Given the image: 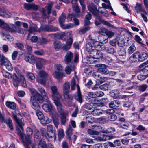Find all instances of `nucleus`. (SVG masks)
<instances>
[{
  "label": "nucleus",
  "mask_w": 148,
  "mask_h": 148,
  "mask_svg": "<svg viewBox=\"0 0 148 148\" xmlns=\"http://www.w3.org/2000/svg\"><path fill=\"white\" fill-rule=\"evenodd\" d=\"M75 68V66L73 64L70 66L66 67L65 69V71L67 74H69L71 71H73Z\"/></svg>",
  "instance_id": "nucleus-36"
},
{
  "label": "nucleus",
  "mask_w": 148,
  "mask_h": 148,
  "mask_svg": "<svg viewBox=\"0 0 148 148\" xmlns=\"http://www.w3.org/2000/svg\"><path fill=\"white\" fill-rule=\"evenodd\" d=\"M86 123L89 124H92L94 121V119L91 116L86 117Z\"/></svg>",
  "instance_id": "nucleus-56"
},
{
  "label": "nucleus",
  "mask_w": 148,
  "mask_h": 148,
  "mask_svg": "<svg viewBox=\"0 0 148 148\" xmlns=\"http://www.w3.org/2000/svg\"><path fill=\"white\" fill-rule=\"evenodd\" d=\"M63 92L64 95L65 99L67 101L71 102L73 97L69 94L70 90V83L68 82H66L63 86Z\"/></svg>",
  "instance_id": "nucleus-7"
},
{
  "label": "nucleus",
  "mask_w": 148,
  "mask_h": 148,
  "mask_svg": "<svg viewBox=\"0 0 148 148\" xmlns=\"http://www.w3.org/2000/svg\"><path fill=\"white\" fill-rule=\"evenodd\" d=\"M73 58V53L71 51L68 52L65 56L64 58L65 62L68 64L71 62Z\"/></svg>",
  "instance_id": "nucleus-24"
},
{
  "label": "nucleus",
  "mask_w": 148,
  "mask_h": 148,
  "mask_svg": "<svg viewBox=\"0 0 148 148\" xmlns=\"http://www.w3.org/2000/svg\"><path fill=\"white\" fill-rule=\"evenodd\" d=\"M51 121V120L46 116H44L40 120V123L43 125L49 124Z\"/></svg>",
  "instance_id": "nucleus-30"
},
{
  "label": "nucleus",
  "mask_w": 148,
  "mask_h": 148,
  "mask_svg": "<svg viewBox=\"0 0 148 148\" xmlns=\"http://www.w3.org/2000/svg\"><path fill=\"white\" fill-rule=\"evenodd\" d=\"M51 91V96L54 103L56 105L57 108L59 110H61V104L59 102V100L62 98L61 95L59 93L57 87L53 85L50 87Z\"/></svg>",
  "instance_id": "nucleus-4"
},
{
  "label": "nucleus",
  "mask_w": 148,
  "mask_h": 148,
  "mask_svg": "<svg viewBox=\"0 0 148 148\" xmlns=\"http://www.w3.org/2000/svg\"><path fill=\"white\" fill-rule=\"evenodd\" d=\"M54 47L56 49H59L62 48V44H61L59 41L56 40L53 43Z\"/></svg>",
  "instance_id": "nucleus-44"
},
{
  "label": "nucleus",
  "mask_w": 148,
  "mask_h": 148,
  "mask_svg": "<svg viewBox=\"0 0 148 148\" xmlns=\"http://www.w3.org/2000/svg\"><path fill=\"white\" fill-rule=\"evenodd\" d=\"M24 8L26 9H38L39 8L37 5L34 3L28 4L25 3L24 4Z\"/></svg>",
  "instance_id": "nucleus-25"
},
{
  "label": "nucleus",
  "mask_w": 148,
  "mask_h": 148,
  "mask_svg": "<svg viewBox=\"0 0 148 148\" xmlns=\"http://www.w3.org/2000/svg\"><path fill=\"white\" fill-rule=\"evenodd\" d=\"M0 61L2 66L4 67L8 70L11 71L13 68L10 62L6 59L3 55L0 54Z\"/></svg>",
  "instance_id": "nucleus-8"
},
{
  "label": "nucleus",
  "mask_w": 148,
  "mask_h": 148,
  "mask_svg": "<svg viewBox=\"0 0 148 148\" xmlns=\"http://www.w3.org/2000/svg\"><path fill=\"white\" fill-rule=\"evenodd\" d=\"M49 41V40L47 38L42 37L39 38L38 40V44L40 45H44L47 44Z\"/></svg>",
  "instance_id": "nucleus-41"
},
{
  "label": "nucleus",
  "mask_w": 148,
  "mask_h": 148,
  "mask_svg": "<svg viewBox=\"0 0 148 148\" xmlns=\"http://www.w3.org/2000/svg\"><path fill=\"white\" fill-rule=\"evenodd\" d=\"M99 10H90V11L92 14L96 16V18L95 22V24L96 25H100L101 23L102 24V21H103V20L100 16L99 14Z\"/></svg>",
  "instance_id": "nucleus-12"
},
{
  "label": "nucleus",
  "mask_w": 148,
  "mask_h": 148,
  "mask_svg": "<svg viewBox=\"0 0 148 148\" xmlns=\"http://www.w3.org/2000/svg\"><path fill=\"white\" fill-rule=\"evenodd\" d=\"M37 31V27L36 25L30 27L28 30L29 33L28 34L27 39V40L29 39L30 34L33 33V34H35V33Z\"/></svg>",
  "instance_id": "nucleus-29"
},
{
  "label": "nucleus",
  "mask_w": 148,
  "mask_h": 148,
  "mask_svg": "<svg viewBox=\"0 0 148 148\" xmlns=\"http://www.w3.org/2000/svg\"><path fill=\"white\" fill-rule=\"evenodd\" d=\"M138 57V61L142 62L147 58L148 56L147 54L145 53H143L140 54L139 53V56Z\"/></svg>",
  "instance_id": "nucleus-39"
},
{
  "label": "nucleus",
  "mask_w": 148,
  "mask_h": 148,
  "mask_svg": "<svg viewBox=\"0 0 148 148\" xmlns=\"http://www.w3.org/2000/svg\"><path fill=\"white\" fill-rule=\"evenodd\" d=\"M27 78L31 80H33L35 79L34 74L32 73L27 72Z\"/></svg>",
  "instance_id": "nucleus-57"
},
{
  "label": "nucleus",
  "mask_w": 148,
  "mask_h": 148,
  "mask_svg": "<svg viewBox=\"0 0 148 148\" xmlns=\"http://www.w3.org/2000/svg\"><path fill=\"white\" fill-rule=\"evenodd\" d=\"M139 67L140 68H143L142 69L143 71H147L148 70L146 68H148V61L147 60L146 62L140 65Z\"/></svg>",
  "instance_id": "nucleus-43"
},
{
  "label": "nucleus",
  "mask_w": 148,
  "mask_h": 148,
  "mask_svg": "<svg viewBox=\"0 0 148 148\" xmlns=\"http://www.w3.org/2000/svg\"><path fill=\"white\" fill-rule=\"evenodd\" d=\"M58 136L59 140L60 141L64 136V133L63 130L60 129L58 130Z\"/></svg>",
  "instance_id": "nucleus-50"
},
{
  "label": "nucleus",
  "mask_w": 148,
  "mask_h": 148,
  "mask_svg": "<svg viewBox=\"0 0 148 148\" xmlns=\"http://www.w3.org/2000/svg\"><path fill=\"white\" fill-rule=\"evenodd\" d=\"M6 106L11 109H14L15 108L16 105L14 102L7 101L5 103Z\"/></svg>",
  "instance_id": "nucleus-42"
},
{
  "label": "nucleus",
  "mask_w": 148,
  "mask_h": 148,
  "mask_svg": "<svg viewBox=\"0 0 148 148\" xmlns=\"http://www.w3.org/2000/svg\"><path fill=\"white\" fill-rule=\"evenodd\" d=\"M18 134L20 137V139L22 141L25 148H30V145L32 143V138L33 131L32 129L27 127L26 129L27 134L22 133L20 131L18 130Z\"/></svg>",
  "instance_id": "nucleus-2"
},
{
  "label": "nucleus",
  "mask_w": 148,
  "mask_h": 148,
  "mask_svg": "<svg viewBox=\"0 0 148 148\" xmlns=\"http://www.w3.org/2000/svg\"><path fill=\"white\" fill-rule=\"evenodd\" d=\"M66 19L65 15L64 13H62L59 18V21L60 24L64 23Z\"/></svg>",
  "instance_id": "nucleus-52"
},
{
  "label": "nucleus",
  "mask_w": 148,
  "mask_h": 148,
  "mask_svg": "<svg viewBox=\"0 0 148 148\" xmlns=\"http://www.w3.org/2000/svg\"><path fill=\"white\" fill-rule=\"evenodd\" d=\"M52 35L53 36H54L57 38H60L63 40H66L67 38V34L64 32L55 33Z\"/></svg>",
  "instance_id": "nucleus-20"
},
{
  "label": "nucleus",
  "mask_w": 148,
  "mask_h": 148,
  "mask_svg": "<svg viewBox=\"0 0 148 148\" xmlns=\"http://www.w3.org/2000/svg\"><path fill=\"white\" fill-rule=\"evenodd\" d=\"M35 144L33 143L31 145L32 148H35L36 144H38V148H45L47 145L45 142L42 140H39L38 142H35Z\"/></svg>",
  "instance_id": "nucleus-19"
},
{
  "label": "nucleus",
  "mask_w": 148,
  "mask_h": 148,
  "mask_svg": "<svg viewBox=\"0 0 148 148\" xmlns=\"http://www.w3.org/2000/svg\"><path fill=\"white\" fill-rule=\"evenodd\" d=\"M120 104V102L119 100H114L109 103V106L112 108L116 109Z\"/></svg>",
  "instance_id": "nucleus-21"
},
{
  "label": "nucleus",
  "mask_w": 148,
  "mask_h": 148,
  "mask_svg": "<svg viewBox=\"0 0 148 148\" xmlns=\"http://www.w3.org/2000/svg\"><path fill=\"white\" fill-rule=\"evenodd\" d=\"M29 90L33 94L30 99L31 107L36 111L38 110L40 106L37 101H38L40 103H42L43 102V98L39 93L34 89L30 88Z\"/></svg>",
  "instance_id": "nucleus-3"
},
{
  "label": "nucleus",
  "mask_w": 148,
  "mask_h": 148,
  "mask_svg": "<svg viewBox=\"0 0 148 148\" xmlns=\"http://www.w3.org/2000/svg\"><path fill=\"white\" fill-rule=\"evenodd\" d=\"M12 114L13 118L16 122L22 131L24 130L23 126H24V123L22 119H19L17 117L16 112V111H14L12 112Z\"/></svg>",
  "instance_id": "nucleus-11"
},
{
  "label": "nucleus",
  "mask_w": 148,
  "mask_h": 148,
  "mask_svg": "<svg viewBox=\"0 0 148 148\" xmlns=\"http://www.w3.org/2000/svg\"><path fill=\"white\" fill-rule=\"evenodd\" d=\"M119 91L117 89L112 90L110 92V95L115 99L119 97Z\"/></svg>",
  "instance_id": "nucleus-31"
},
{
  "label": "nucleus",
  "mask_w": 148,
  "mask_h": 148,
  "mask_svg": "<svg viewBox=\"0 0 148 148\" xmlns=\"http://www.w3.org/2000/svg\"><path fill=\"white\" fill-rule=\"evenodd\" d=\"M34 53L38 56H42L44 55V51L43 49L35 50L34 51Z\"/></svg>",
  "instance_id": "nucleus-54"
},
{
  "label": "nucleus",
  "mask_w": 148,
  "mask_h": 148,
  "mask_svg": "<svg viewBox=\"0 0 148 148\" xmlns=\"http://www.w3.org/2000/svg\"><path fill=\"white\" fill-rule=\"evenodd\" d=\"M115 131L114 128L110 127L108 128L107 130H103L102 132L104 133L113 132Z\"/></svg>",
  "instance_id": "nucleus-59"
},
{
  "label": "nucleus",
  "mask_w": 148,
  "mask_h": 148,
  "mask_svg": "<svg viewBox=\"0 0 148 148\" xmlns=\"http://www.w3.org/2000/svg\"><path fill=\"white\" fill-rule=\"evenodd\" d=\"M91 114L94 116H98L102 114L101 110L99 108H94Z\"/></svg>",
  "instance_id": "nucleus-40"
},
{
  "label": "nucleus",
  "mask_w": 148,
  "mask_h": 148,
  "mask_svg": "<svg viewBox=\"0 0 148 148\" xmlns=\"http://www.w3.org/2000/svg\"><path fill=\"white\" fill-rule=\"evenodd\" d=\"M44 101L48 103V104H43L42 106L43 109L46 112H49L53 108V106L51 102L49 100V102H48L46 101Z\"/></svg>",
  "instance_id": "nucleus-22"
},
{
  "label": "nucleus",
  "mask_w": 148,
  "mask_h": 148,
  "mask_svg": "<svg viewBox=\"0 0 148 148\" xmlns=\"http://www.w3.org/2000/svg\"><path fill=\"white\" fill-rule=\"evenodd\" d=\"M136 48L134 44H132L129 48L128 51L130 54L133 53L136 50Z\"/></svg>",
  "instance_id": "nucleus-53"
},
{
  "label": "nucleus",
  "mask_w": 148,
  "mask_h": 148,
  "mask_svg": "<svg viewBox=\"0 0 148 148\" xmlns=\"http://www.w3.org/2000/svg\"><path fill=\"white\" fill-rule=\"evenodd\" d=\"M20 78L21 81L22 82V86L23 87H26L27 85L24 76L20 75Z\"/></svg>",
  "instance_id": "nucleus-62"
},
{
  "label": "nucleus",
  "mask_w": 148,
  "mask_h": 148,
  "mask_svg": "<svg viewBox=\"0 0 148 148\" xmlns=\"http://www.w3.org/2000/svg\"><path fill=\"white\" fill-rule=\"evenodd\" d=\"M99 88L103 90H107L110 88V86L109 84H104L99 86Z\"/></svg>",
  "instance_id": "nucleus-45"
},
{
  "label": "nucleus",
  "mask_w": 148,
  "mask_h": 148,
  "mask_svg": "<svg viewBox=\"0 0 148 148\" xmlns=\"http://www.w3.org/2000/svg\"><path fill=\"white\" fill-rule=\"evenodd\" d=\"M1 27L6 30L11 32L12 31V29L3 20L1 19H0V27Z\"/></svg>",
  "instance_id": "nucleus-23"
},
{
  "label": "nucleus",
  "mask_w": 148,
  "mask_h": 148,
  "mask_svg": "<svg viewBox=\"0 0 148 148\" xmlns=\"http://www.w3.org/2000/svg\"><path fill=\"white\" fill-rule=\"evenodd\" d=\"M95 58H94L93 56H88L86 58V63L89 64L93 63L95 61V60H94ZM96 59L97 58H96Z\"/></svg>",
  "instance_id": "nucleus-46"
},
{
  "label": "nucleus",
  "mask_w": 148,
  "mask_h": 148,
  "mask_svg": "<svg viewBox=\"0 0 148 148\" xmlns=\"http://www.w3.org/2000/svg\"><path fill=\"white\" fill-rule=\"evenodd\" d=\"M86 49L90 54H92L94 58L99 59L103 56L100 50H104L105 47L103 43L98 41L88 42L86 45Z\"/></svg>",
  "instance_id": "nucleus-1"
},
{
  "label": "nucleus",
  "mask_w": 148,
  "mask_h": 148,
  "mask_svg": "<svg viewBox=\"0 0 148 148\" xmlns=\"http://www.w3.org/2000/svg\"><path fill=\"white\" fill-rule=\"evenodd\" d=\"M71 46L67 44H62V48L66 51H67L69 50L71 48Z\"/></svg>",
  "instance_id": "nucleus-63"
},
{
  "label": "nucleus",
  "mask_w": 148,
  "mask_h": 148,
  "mask_svg": "<svg viewBox=\"0 0 148 148\" xmlns=\"http://www.w3.org/2000/svg\"><path fill=\"white\" fill-rule=\"evenodd\" d=\"M53 75L59 82L61 83L62 82V78L65 76V74L63 72L56 71L53 73Z\"/></svg>",
  "instance_id": "nucleus-14"
},
{
  "label": "nucleus",
  "mask_w": 148,
  "mask_h": 148,
  "mask_svg": "<svg viewBox=\"0 0 148 148\" xmlns=\"http://www.w3.org/2000/svg\"><path fill=\"white\" fill-rule=\"evenodd\" d=\"M118 53L120 58L121 60L125 59L126 58V51L124 49H122L120 50L119 51Z\"/></svg>",
  "instance_id": "nucleus-38"
},
{
  "label": "nucleus",
  "mask_w": 148,
  "mask_h": 148,
  "mask_svg": "<svg viewBox=\"0 0 148 148\" xmlns=\"http://www.w3.org/2000/svg\"><path fill=\"white\" fill-rule=\"evenodd\" d=\"M75 12V14H69L67 17V19L70 21L71 20L74 16H80L83 15V13L84 12V10H74Z\"/></svg>",
  "instance_id": "nucleus-17"
},
{
  "label": "nucleus",
  "mask_w": 148,
  "mask_h": 148,
  "mask_svg": "<svg viewBox=\"0 0 148 148\" xmlns=\"http://www.w3.org/2000/svg\"><path fill=\"white\" fill-rule=\"evenodd\" d=\"M90 28L89 27H85L81 29L79 31V33L80 34H83L86 33L87 31L89 30Z\"/></svg>",
  "instance_id": "nucleus-64"
},
{
  "label": "nucleus",
  "mask_w": 148,
  "mask_h": 148,
  "mask_svg": "<svg viewBox=\"0 0 148 148\" xmlns=\"http://www.w3.org/2000/svg\"><path fill=\"white\" fill-rule=\"evenodd\" d=\"M38 89L40 93L39 94L43 98V101H46L47 102H49L47 94L44 88L42 86H39L38 87Z\"/></svg>",
  "instance_id": "nucleus-15"
},
{
  "label": "nucleus",
  "mask_w": 148,
  "mask_h": 148,
  "mask_svg": "<svg viewBox=\"0 0 148 148\" xmlns=\"http://www.w3.org/2000/svg\"><path fill=\"white\" fill-rule=\"evenodd\" d=\"M54 125L56 128H58V125L59 123V120L58 117L53 115L52 117Z\"/></svg>",
  "instance_id": "nucleus-47"
},
{
  "label": "nucleus",
  "mask_w": 148,
  "mask_h": 148,
  "mask_svg": "<svg viewBox=\"0 0 148 148\" xmlns=\"http://www.w3.org/2000/svg\"><path fill=\"white\" fill-rule=\"evenodd\" d=\"M48 77L49 74L47 72L44 70H41L38 73L36 81L38 83L44 85L48 79Z\"/></svg>",
  "instance_id": "nucleus-6"
},
{
  "label": "nucleus",
  "mask_w": 148,
  "mask_h": 148,
  "mask_svg": "<svg viewBox=\"0 0 148 148\" xmlns=\"http://www.w3.org/2000/svg\"><path fill=\"white\" fill-rule=\"evenodd\" d=\"M102 0L106 3H104L102 4V6L104 8L109 9H113L110 5V3L108 0Z\"/></svg>",
  "instance_id": "nucleus-37"
},
{
  "label": "nucleus",
  "mask_w": 148,
  "mask_h": 148,
  "mask_svg": "<svg viewBox=\"0 0 148 148\" xmlns=\"http://www.w3.org/2000/svg\"><path fill=\"white\" fill-rule=\"evenodd\" d=\"M61 28L63 29H66L71 28L75 27V25L73 24L70 23L66 24H64V23L60 24Z\"/></svg>",
  "instance_id": "nucleus-33"
},
{
  "label": "nucleus",
  "mask_w": 148,
  "mask_h": 148,
  "mask_svg": "<svg viewBox=\"0 0 148 148\" xmlns=\"http://www.w3.org/2000/svg\"><path fill=\"white\" fill-rule=\"evenodd\" d=\"M59 30V29L51 25H44L41 27L39 30V32L41 31L47 32H56Z\"/></svg>",
  "instance_id": "nucleus-9"
},
{
  "label": "nucleus",
  "mask_w": 148,
  "mask_h": 148,
  "mask_svg": "<svg viewBox=\"0 0 148 148\" xmlns=\"http://www.w3.org/2000/svg\"><path fill=\"white\" fill-rule=\"evenodd\" d=\"M77 92L75 94V99L79 102L81 103L82 102V98L80 91V87L77 85Z\"/></svg>",
  "instance_id": "nucleus-27"
},
{
  "label": "nucleus",
  "mask_w": 148,
  "mask_h": 148,
  "mask_svg": "<svg viewBox=\"0 0 148 148\" xmlns=\"http://www.w3.org/2000/svg\"><path fill=\"white\" fill-rule=\"evenodd\" d=\"M13 79V84L15 87H17L20 82V80L15 74H14L12 75Z\"/></svg>",
  "instance_id": "nucleus-32"
},
{
  "label": "nucleus",
  "mask_w": 148,
  "mask_h": 148,
  "mask_svg": "<svg viewBox=\"0 0 148 148\" xmlns=\"http://www.w3.org/2000/svg\"><path fill=\"white\" fill-rule=\"evenodd\" d=\"M139 56V52H136L131 55L129 59V61L132 63L135 62L138 59V56Z\"/></svg>",
  "instance_id": "nucleus-28"
},
{
  "label": "nucleus",
  "mask_w": 148,
  "mask_h": 148,
  "mask_svg": "<svg viewBox=\"0 0 148 148\" xmlns=\"http://www.w3.org/2000/svg\"><path fill=\"white\" fill-rule=\"evenodd\" d=\"M36 113L37 116L39 119L40 120L44 116L42 113L39 110H37L36 111Z\"/></svg>",
  "instance_id": "nucleus-60"
},
{
  "label": "nucleus",
  "mask_w": 148,
  "mask_h": 148,
  "mask_svg": "<svg viewBox=\"0 0 148 148\" xmlns=\"http://www.w3.org/2000/svg\"><path fill=\"white\" fill-rule=\"evenodd\" d=\"M87 132L88 134L90 135H96L99 134L98 132L90 129H88Z\"/></svg>",
  "instance_id": "nucleus-55"
},
{
  "label": "nucleus",
  "mask_w": 148,
  "mask_h": 148,
  "mask_svg": "<svg viewBox=\"0 0 148 148\" xmlns=\"http://www.w3.org/2000/svg\"><path fill=\"white\" fill-rule=\"evenodd\" d=\"M98 67L97 71L102 74H107L108 73V71L107 69V66L102 64H98L95 65Z\"/></svg>",
  "instance_id": "nucleus-10"
},
{
  "label": "nucleus",
  "mask_w": 148,
  "mask_h": 148,
  "mask_svg": "<svg viewBox=\"0 0 148 148\" xmlns=\"http://www.w3.org/2000/svg\"><path fill=\"white\" fill-rule=\"evenodd\" d=\"M69 37L67 39L66 42V43L71 46L73 41V39L72 37L73 34L72 32H70L69 33Z\"/></svg>",
  "instance_id": "nucleus-49"
},
{
  "label": "nucleus",
  "mask_w": 148,
  "mask_h": 148,
  "mask_svg": "<svg viewBox=\"0 0 148 148\" xmlns=\"http://www.w3.org/2000/svg\"><path fill=\"white\" fill-rule=\"evenodd\" d=\"M3 39L4 40H6V39L4 38V37H5L10 42L13 41L14 39L13 38H12V36H11L10 35H8L7 34H5L3 33Z\"/></svg>",
  "instance_id": "nucleus-58"
},
{
  "label": "nucleus",
  "mask_w": 148,
  "mask_h": 148,
  "mask_svg": "<svg viewBox=\"0 0 148 148\" xmlns=\"http://www.w3.org/2000/svg\"><path fill=\"white\" fill-rule=\"evenodd\" d=\"M40 134L39 131L37 129H35L34 131V142H38L40 138Z\"/></svg>",
  "instance_id": "nucleus-35"
},
{
  "label": "nucleus",
  "mask_w": 148,
  "mask_h": 148,
  "mask_svg": "<svg viewBox=\"0 0 148 148\" xmlns=\"http://www.w3.org/2000/svg\"><path fill=\"white\" fill-rule=\"evenodd\" d=\"M2 72L3 75L4 77L10 79L12 78V76L11 74L6 71L3 69L2 70Z\"/></svg>",
  "instance_id": "nucleus-51"
},
{
  "label": "nucleus",
  "mask_w": 148,
  "mask_h": 148,
  "mask_svg": "<svg viewBox=\"0 0 148 148\" xmlns=\"http://www.w3.org/2000/svg\"><path fill=\"white\" fill-rule=\"evenodd\" d=\"M57 109L58 112L62 115L61 116V123L62 125H64L66 120V115L68 114V112H64L62 108V105H61V110H58L57 108Z\"/></svg>",
  "instance_id": "nucleus-18"
},
{
  "label": "nucleus",
  "mask_w": 148,
  "mask_h": 148,
  "mask_svg": "<svg viewBox=\"0 0 148 148\" xmlns=\"http://www.w3.org/2000/svg\"><path fill=\"white\" fill-rule=\"evenodd\" d=\"M106 79L107 78L106 77L101 78L100 77L99 78V79L97 80V83H98L99 84H102V83L104 82L106 80Z\"/></svg>",
  "instance_id": "nucleus-61"
},
{
  "label": "nucleus",
  "mask_w": 148,
  "mask_h": 148,
  "mask_svg": "<svg viewBox=\"0 0 148 148\" xmlns=\"http://www.w3.org/2000/svg\"><path fill=\"white\" fill-rule=\"evenodd\" d=\"M95 93L92 92H90L88 94V95L86 97V100L88 101L92 102L95 100Z\"/></svg>",
  "instance_id": "nucleus-26"
},
{
  "label": "nucleus",
  "mask_w": 148,
  "mask_h": 148,
  "mask_svg": "<svg viewBox=\"0 0 148 148\" xmlns=\"http://www.w3.org/2000/svg\"><path fill=\"white\" fill-rule=\"evenodd\" d=\"M41 131L42 136L45 137L48 141H51L53 138V139L54 141L56 140V135L54 131L53 130L52 125H47V133H46L45 129L44 128L41 129Z\"/></svg>",
  "instance_id": "nucleus-5"
},
{
  "label": "nucleus",
  "mask_w": 148,
  "mask_h": 148,
  "mask_svg": "<svg viewBox=\"0 0 148 148\" xmlns=\"http://www.w3.org/2000/svg\"><path fill=\"white\" fill-rule=\"evenodd\" d=\"M11 14L7 10H0V16L9 18Z\"/></svg>",
  "instance_id": "nucleus-34"
},
{
  "label": "nucleus",
  "mask_w": 148,
  "mask_h": 148,
  "mask_svg": "<svg viewBox=\"0 0 148 148\" xmlns=\"http://www.w3.org/2000/svg\"><path fill=\"white\" fill-rule=\"evenodd\" d=\"M24 58L25 60L27 62H28L31 64H34L36 61L34 56L30 54H26L24 56Z\"/></svg>",
  "instance_id": "nucleus-16"
},
{
  "label": "nucleus",
  "mask_w": 148,
  "mask_h": 148,
  "mask_svg": "<svg viewBox=\"0 0 148 148\" xmlns=\"http://www.w3.org/2000/svg\"><path fill=\"white\" fill-rule=\"evenodd\" d=\"M51 10H42V12L43 13V16L44 18H46L47 17L49 18V14L51 12Z\"/></svg>",
  "instance_id": "nucleus-48"
},
{
  "label": "nucleus",
  "mask_w": 148,
  "mask_h": 148,
  "mask_svg": "<svg viewBox=\"0 0 148 148\" xmlns=\"http://www.w3.org/2000/svg\"><path fill=\"white\" fill-rule=\"evenodd\" d=\"M35 62L37 68L38 69H40L46 64L47 61L43 58H38L36 59Z\"/></svg>",
  "instance_id": "nucleus-13"
}]
</instances>
